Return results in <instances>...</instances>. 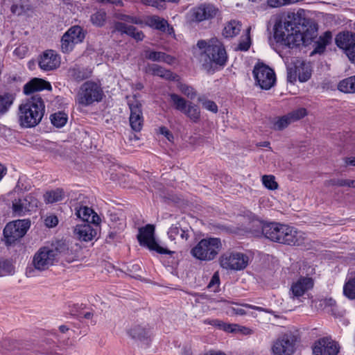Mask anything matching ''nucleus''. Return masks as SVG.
<instances>
[{"instance_id": "obj_61", "label": "nucleus", "mask_w": 355, "mask_h": 355, "mask_svg": "<svg viewBox=\"0 0 355 355\" xmlns=\"http://www.w3.org/2000/svg\"><path fill=\"white\" fill-rule=\"evenodd\" d=\"M322 304L324 306H331L334 307L336 306V301L332 298H326L322 301Z\"/></svg>"}, {"instance_id": "obj_26", "label": "nucleus", "mask_w": 355, "mask_h": 355, "mask_svg": "<svg viewBox=\"0 0 355 355\" xmlns=\"http://www.w3.org/2000/svg\"><path fill=\"white\" fill-rule=\"evenodd\" d=\"M76 216L81 218L83 223L98 224L100 220L99 216L89 207L86 206L76 208Z\"/></svg>"}, {"instance_id": "obj_44", "label": "nucleus", "mask_w": 355, "mask_h": 355, "mask_svg": "<svg viewBox=\"0 0 355 355\" xmlns=\"http://www.w3.org/2000/svg\"><path fill=\"white\" fill-rule=\"evenodd\" d=\"M76 44L77 43L69 38L68 34L64 33L61 38V50L63 53H68L73 50Z\"/></svg>"}, {"instance_id": "obj_24", "label": "nucleus", "mask_w": 355, "mask_h": 355, "mask_svg": "<svg viewBox=\"0 0 355 355\" xmlns=\"http://www.w3.org/2000/svg\"><path fill=\"white\" fill-rule=\"evenodd\" d=\"M74 234L78 239L89 241L96 236V232L89 223H82L77 225L74 229Z\"/></svg>"}, {"instance_id": "obj_27", "label": "nucleus", "mask_w": 355, "mask_h": 355, "mask_svg": "<svg viewBox=\"0 0 355 355\" xmlns=\"http://www.w3.org/2000/svg\"><path fill=\"white\" fill-rule=\"evenodd\" d=\"M92 71L89 68L75 66L68 70L69 78L76 82H80L91 77Z\"/></svg>"}, {"instance_id": "obj_46", "label": "nucleus", "mask_w": 355, "mask_h": 355, "mask_svg": "<svg viewBox=\"0 0 355 355\" xmlns=\"http://www.w3.org/2000/svg\"><path fill=\"white\" fill-rule=\"evenodd\" d=\"M198 101L201 103L202 107L207 110L210 111L213 113L218 112V106L214 101L207 99L203 96L199 97Z\"/></svg>"}, {"instance_id": "obj_34", "label": "nucleus", "mask_w": 355, "mask_h": 355, "mask_svg": "<svg viewBox=\"0 0 355 355\" xmlns=\"http://www.w3.org/2000/svg\"><path fill=\"white\" fill-rule=\"evenodd\" d=\"M107 20V13L103 9L96 10L90 15L91 23L96 27H102Z\"/></svg>"}, {"instance_id": "obj_41", "label": "nucleus", "mask_w": 355, "mask_h": 355, "mask_svg": "<svg viewBox=\"0 0 355 355\" xmlns=\"http://www.w3.org/2000/svg\"><path fill=\"white\" fill-rule=\"evenodd\" d=\"M67 114L62 112H58L51 115V123L57 128L63 127L67 123Z\"/></svg>"}, {"instance_id": "obj_4", "label": "nucleus", "mask_w": 355, "mask_h": 355, "mask_svg": "<svg viewBox=\"0 0 355 355\" xmlns=\"http://www.w3.org/2000/svg\"><path fill=\"white\" fill-rule=\"evenodd\" d=\"M45 112V105L39 95H34L19 105V123L21 127L33 128L42 121Z\"/></svg>"}, {"instance_id": "obj_49", "label": "nucleus", "mask_w": 355, "mask_h": 355, "mask_svg": "<svg viewBox=\"0 0 355 355\" xmlns=\"http://www.w3.org/2000/svg\"><path fill=\"white\" fill-rule=\"evenodd\" d=\"M307 114L306 110L303 107L298 108L288 114L292 122L296 121L304 118Z\"/></svg>"}, {"instance_id": "obj_52", "label": "nucleus", "mask_w": 355, "mask_h": 355, "mask_svg": "<svg viewBox=\"0 0 355 355\" xmlns=\"http://www.w3.org/2000/svg\"><path fill=\"white\" fill-rule=\"evenodd\" d=\"M118 19L127 23L133 24H142L143 21L137 17L120 14L118 15Z\"/></svg>"}, {"instance_id": "obj_21", "label": "nucleus", "mask_w": 355, "mask_h": 355, "mask_svg": "<svg viewBox=\"0 0 355 355\" xmlns=\"http://www.w3.org/2000/svg\"><path fill=\"white\" fill-rule=\"evenodd\" d=\"M114 32H119L121 34H126L137 41H141L144 37V34L142 31H138L135 26L127 25L126 24L121 21H116L114 24Z\"/></svg>"}, {"instance_id": "obj_6", "label": "nucleus", "mask_w": 355, "mask_h": 355, "mask_svg": "<svg viewBox=\"0 0 355 355\" xmlns=\"http://www.w3.org/2000/svg\"><path fill=\"white\" fill-rule=\"evenodd\" d=\"M103 92L100 85L94 81H86L80 87L77 94V102L83 106H88L94 102L102 100Z\"/></svg>"}, {"instance_id": "obj_63", "label": "nucleus", "mask_w": 355, "mask_h": 355, "mask_svg": "<svg viewBox=\"0 0 355 355\" xmlns=\"http://www.w3.org/2000/svg\"><path fill=\"white\" fill-rule=\"evenodd\" d=\"M349 180H338L336 183L337 185L340 187H349Z\"/></svg>"}, {"instance_id": "obj_59", "label": "nucleus", "mask_w": 355, "mask_h": 355, "mask_svg": "<svg viewBox=\"0 0 355 355\" xmlns=\"http://www.w3.org/2000/svg\"><path fill=\"white\" fill-rule=\"evenodd\" d=\"M159 133L164 135L165 137L169 141H171L173 139V134L169 131V130L165 127L162 126L159 129Z\"/></svg>"}, {"instance_id": "obj_16", "label": "nucleus", "mask_w": 355, "mask_h": 355, "mask_svg": "<svg viewBox=\"0 0 355 355\" xmlns=\"http://www.w3.org/2000/svg\"><path fill=\"white\" fill-rule=\"evenodd\" d=\"M312 350L313 355H337L339 345L331 338L324 337L314 343Z\"/></svg>"}, {"instance_id": "obj_55", "label": "nucleus", "mask_w": 355, "mask_h": 355, "mask_svg": "<svg viewBox=\"0 0 355 355\" xmlns=\"http://www.w3.org/2000/svg\"><path fill=\"white\" fill-rule=\"evenodd\" d=\"M232 326H234L232 327V330L231 333H236L239 332L244 335H248L252 333V330L248 327L240 326L236 324H232Z\"/></svg>"}, {"instance_id": "obj_37", "label": "nucleus", "mask_w": 355, "mask_h": 355, "mask_svg": "<svg viewBox=\"0 0 355 355\" xmlns=\"http://www.w3.org/2000/svg\"><path fill=\"white\" fill-rule=\"evenodd\" d=\"M193 122L196 123L200 120V112L198 105L189 102L183 112Z\"/></svg>"}, {"instance_id": "obj_56", "label": "nucleus", "mask_w": 355, "mask_h": 355, "mask_svg": "<svg viewBox=\"0 0 355 355\" xmlns=\"http://www.w3.org/2000/svg\"><path fill=\"white\" fill-rule=\"evenodd\" d=\"M220 284V279L219 275L218 272H215L214 275L212 276L209 284L208 288H213L214 291H216L217 290V288L218 287Z\"/></svg>"}, {"instance_id": "obj_47", "label": "nucleus", "mask_w": 355, "mask_h": 355, "mask_svg": "<svg viewBox=\"0 0 355 355\" xmlns=\"http://www.w3.org/2000/svg\"><path fill=\"white\" fill-rule=\"evenodd\" d=\"M292 121L288 114L279 118L273 124V128L276 130H282L286 128Z\"/></svg>"}, {"instance_id": "obj_28", "label": "nucleus", "mask_w": 355, "mask_h": 355, "mask_svg": "<svg viewBox=\"0 0 355 355\" xmlns=\"http://www.w3.org/2000/svg\"><path fill=\"white\" fill-rule=\"evenodd\" d=\"M148 71L153 76H157L166 80H175L178 77V76L171 71L166 69L156 64L148 65Z\"/></svg>"}, {"instance_id": "obj_9", "label": "nucleus", "mask_w": 355, "mask_h": 355, "mask_svg": "<svg viewBox=\"0 0 355 355\" xmlns=\"http://www.w3.org/2000/svg\"><path fill=\"white\" fill-rule=\"evenodd\" d=\"M155 227L153 225H147L139 230L137 239L139 244L147 247L150 250H153L161 254H172L174 253L166 248L160 246L154 238Z\"/></svg>"}, {"instance_id": "obj_36", "label": "nucleus", "mask_w": 355, "mask_h": 355, "mask_svg": "<svg viewBox=\"0 0 355 355\" xmlns=\"http://www.w3.org/2000/svg\"><path fill=\"white\" fill-rule=\"evenodd\" d=\"M68 34L69 38L76 42L77 44L80 43L85 38V33L83 28L79 26H73L71 27L66 33Z\"/></svg>"}, {"instance_id": "obj_23", "label": "nucleus", "mask_w": 355, "mask_h": 355, "mask_svg": "<svg viewBox=\"0 0 355 355\" xmlns=\"http://www.w3.org/2000/svg\"><path fill=\"white\" fill-rule=\"evenodd\" d=\"M44 89H51V85L50 83L38 78H33L24 86V92L27 95Z\"/></svg>"}, {"instance_id": "obj_45", "label": "nucleus", "mask_w": 355, "mask_h": 355, "mask_svg": "<svg viewBox=\"0 0 355 355\" xmlns=\"http://www.w3.org/2000/svg\"><path fill=\"white\" fill-rule=\"evenodd\" d=\"M251 46V39L250 36V28L248 29L247 33L243 38H241L235 50L241 51H247Z\"/></svg>"}, {"instance_id": "obj_8", "label": "nucleus", "mask_w": 355, "mask_h": 355, "mask_svg": "<svg viewBox=\"0 0 355 355\" xmlns=\"http://www.w3.org/2000/svg\"><path fill=\"white\" fill-rule=\"evenodd\" d=\"M31 226L28 219L17 220L8 223L3 229L5 243L10 245L22 238Z\"/></svg>"}, {"instance_id": "obj_2", "label": "nucleus", "mask_w": 355, "mask_h": 355, "mask_svg": "<svg viewBox=\"0 0 355 355\" xmlns=\"http://www.w3.org/2000/svg\"><path fill=\"white\" fill-rule=\"evenodd\" d=\"M306 19L301 17V14L288 13L283 19L276 22L274 27V37L277 42H281L288 48L297 46L300 35L298 33L304 32Z\"/></svg>"}, {"instance_id": "obj_43", "label": "nucleus", "mask_w": 355, "mask_h": 355, "mask_svg": "<svg viewBox=\"0 0 355 355\" xmlns=\"http://www.w3.org/2000/svg\"><path fill=\"white\" fill-rule=\"evenodd\" d=\"M15 273V267L8 260L0 259V277L12 275Z\"/></svg>"}, {"instance_id": "obj_1", "label": "nucleus", "mask_w": 355, "mask_h": 355, "mask_svg": "<svg viewBox=\"0 0 355 355\" xmlns=\"http://www.w3.org/2000/svg\"><path fill=\"white\" fill-rule=\"evenodd\" d=\"M196 45L200 51L198 58L205 70L214 71L226 65L228 55L220 40L216 37L209 40H200Z\"/></svg>"}, {"instance_id": "obj_64", "label": "nucleus", "mask_w": 355, "mask_h": 355, "mask_svg": "<svg viewBox=\"0 0 355 355\" xmlns=\"http://www.w3.org/2000/svg\"><path fill=\"white\" fill-rule=\"evenodd\" d=\"M345 163L348 165L355 166V157L346 158Z\"/></svg>"}, {"instance_id": "obj_57", "label": "nucleus", "mask_w": 355, "mask_h": 355, "mask_svg": "<svg viewBox=\"0 0 355 355\" xmlns=\"http://www.w3.org/2000/svg\"><path fill=\"white\" fill-rule=\"evenodd\" d=\"M44 223L48 227H54L58 223V218L55 215L49 216L45 218Z\"/></svg>"}, {"instance_id": "obj_39", "label": "nucleus", "mask_w": 355, "mask_h": 355, "mask_svg": "<svg viewBox=\"0 0 355 355\" xmlns=\"http://www.w3.org/2000/svg\"><path fill=\"white\" fill-rule=\"evenodd\" d=\"M64 197V191L62 189H56L46 192L44 195V200L46 203H54L61 201Z\"/></svg>"}, {"instance_id": "obj_32", "label": "nucleus", "mask_w": 355, "mask_h": 355, "mask_svg": "<svg viewBox=\"0 0 355 355\" xmlns=\"http://www.w3.org/2000/svg\"><path fill=\"white\" fill-rule=\"evenodd\" d=\"M15 96L10 93L0 94V116L6 114L15 101Z\"/></svg>"}, {"instance_id": "obj_33", "label": "nucleus", "mask_w": 355, "mask_h": 355, "mask_svg": "<svg viewBox=\"0 0 355 355\" xmlns=\"http://www.w3.org/2000/svg\"><path fill=\"white\" fill-rule=\"evenodd\" d=\"M149 329L146 325L135 324L128 331L130 336L133 338L142 340L148 337Z\"/></svg>"}, {"instance_id": "obj_15", "label": "nucleus", "mask_w": 355, "mask_h": 355, "mask_svg": "<svg viewBox=\"0 0 355 355\" xmlns=\"http://www.w3.org/2000/svg\"><path fill=\"white\" fill-rule=\"evenodd\" d=\"M38 200L31 195L25 198L15 199L12 209L15 216H23L34 211L37 207Z\"/></svg>"}, {"instance_id": "obj_3", "label": "nucleus", "mask_w": 355, "mask_h": 355, "mask_svg": "<svg viewBox=\"0 0 355 355\" xmlns=\"http://www.w3.org/2000/svg\"><path fill=\"white\" fill-rule=\"evenodd\" d=\"M262 233L268 240L288 245H301L304 243L305 234L295 227L271 222L262 225Z\"/></svg>"}, {"instance_id": "obj_30", "label": "nucleus", "mask_w": 355, "mask_h": 355, "mask_svg": "<svg viewBox=\"0 0 355 355\" xmlns=\"http://www.w3.org/2000/svg\"><path fill=\"white\" fill-rule=\"evenodd\" d=\"M146 24L150 28L165 32L166 28L169 26L168 21L157 15L148 16L146 19Z\"/></svg>"}, {"instance_id": "obj_58", "label": "nucleus", "mask_w": 355, "mask_h": 355, "mask_svg": "<svg viewBox=\"0 0 355 355\" xmlns=\"http://www.w3.org/2000/svg\"><path fill=\"white\" fill-rule=\"evenodd\" d=\"M297 76V67L295 69L290 68L288 69V75L287 78L288 80L291 83H293L296 80Z\"/></svg>"}, {"instance_id": "obj_13", "label": "nucleus", "mask_w": 355, "mask_h": 355, "mask_svg": "<svg viewBox=\"0 0 355 355\" xmlns=\"http://www.w3.org/2000/svg\"><path fill=\"white\" fill-rule=\"evenodd\" d=\"M335 40L337 46L343 51L352 63H355V33L349 31L340 33Z\"/></svg>"}, {"instance_id": "obj_7", "label": "nucleus", "mask_w": 355, "mask_h": 355, "mask_svg": "<svg viewBox=\"0 0 355 355\" xmlns=\"http://www.w3.org/2000/svg\"><path fill=\"white\" fill-rule=\"evenodd\" d=\"M62 245H65L64 243ZM65 249V246L62 247L61 245L60 249L58 247L55 249L49 247L40 248L33 259V264L35 269L40 271L48 269L51 266L53 265L55 257L58 255V252H62Z\"/></svg>"}, {"instance_id": "obj_25", "label": "nucleus", "mask_w": 355, "mask_h": 355, "mask_svg": "<svg viewBox=\"0 0 355 355\" xmlns=\"http://www.w3.org/2000/svg\"><path fill=\"white\" fill-rule=\"evenodd\" d=\"M144 56L147 60L153 62H163L168 64H173L175 61V58L164 52L155 51L150 49H146L144 51Z\"/></svg>"}, {"instance_id": "obj_11", "label": "nucleus", "mask_w": 355, "mask_h": 355, "mask_svg": "<svg viewBox=\"0 0 355 355\" xmlns=\"http://www.w3.org/2000/svg\"><path fill=\"white\" fill-rule=\"evenodd\" d=\"M252 73L256 83L262 89H270L275 83V71L263 63H257Z\"/></svg>"}, {"instance_id": "obj_10", "label": "nucleus", "mask_w": 355, "mask_h": 355, "mask_svg": "<svg viewBox=\"0 0 355 355\" xmlns=\"http://www.w3.org/2000/svg\"><path fill=\"white\" fill-rule=\"evenodd\" d=\"M220 266L229 270H241L248 264V257L241 252H226L219 259Z\"/></svg>"}, {"instance_id": "obj_5", "label": "nucleus", "mask_w": 355, "mask_h": 355, "mask_svg": "<svg viewBox=\"0 0 355 355\" xmlns=\"http://www.w3.org/2000/svg\"><path fill=\"white\" fill-rule=\"evenodd\" d=\"M222 248L219 238H207L200 240L191 250V254L200 261L214 260Z\"/></svg>"}, {"instance_id": "obj_53", "label": "nucleus", "mask_w": 355, "mask_h": 355, "mask_svg": "<svg viewBox=\"0 0 355 355\" xmlns=\"http://www.w3.org/2000/svg\"><path fill=\"white\" fill-rule=\"evenodd\" d=\"M141 1L144 5L155 7L158 10L165 9L163 0H141Z\"/></svg>"}, {"instance_id": "obj_40", "label": "nucleus", "mask_w": 355, "mask_h": 355, "mask_svg": "<svg viewBox=\"0 0 355 355\" xmlns=\"http://www.w3.org/2000/svg\"><path fill=\"white\" fill-rule=\"evenodd\" d=\"M343 295L349 300H355V277H349L343 286Z\"/></svg>"}, {"instance_id": "obj_18", "label": "nucleus", "mask_w": 355, "mask_h": 355, "mask_svg": "<svg viewBox=\"0 0 355 355\" xmlns=\"http://www.w3.org/2000/svg\"><path fill=\"white\" fill-rule=\"evenodd\" d=\"M130 115L129 118L131 128L135 132H139L144 125V116L141 104L137 101L129 103Z\"/></svg>"}, {"instance_id": "obj_17", "label": "nucleus", "mask_w": 355, "mask_h": 355, "mask_svg": "<svg viewBox=\"0 0 355 355\" xmlns=\"http://www.w3.org/2000/svg\"><path fill=\"white\" fill-rule=\"evenodd\" d=\"M314 281L311 277H300L293 282L290 288V297L293 300H300L305 293L313 288Z\"/></svg>"}, {"instance_id": "obj_54", "label": "nucleus", "mask_w": 355, "mask_h": 355, "mask_svg": "<svg viewBox=\"0 0 355 355\" xmlns=\"http://www.w3.org/2000/svg\"><path fill=\"white\" fill-rule=\"evenodd\" d=\"M297 71L298 79L301 83H304L311 78V71L307 69H304L303 67L300 69L297 67Z\"/></svg>"}, {"instance_id": "obj_29", "label": "nucleus", "mask_w": 355, "mask_h": 355, "mask_svg": "<svg viewBox=\"0 0 355 355\" xmlns=\"http://www.w3.org/2000/svg\"><path fill=\"white\" fill-rule=\"evenodd\" d=\"M331 33L327 31L323 35L320 36L314 44V49L311 53L310 55L312 56L316 53L321 54L324 53L327 46L331 42Z\"/></svg>"}, {"instance_id": "obj_20", "label": "nucleus", "mask_w": 355, "mask_h": 355, "mask_svg": "<svg viewBox=\"0 0 355 355\" xmlns=\"http://www.w3.org/2000/svg\"><path fill=\"white\" fill-rule=\"evenodd\" d=\"M168 239L176 243L177 240L187 241L189 237V228L184 220L173 224L167 232Z\"/></svg>"}, {"instance_id": "obj_35", "label": "nucleus", "mask_w": 355, "mask_h": 355, "mask_svg": "<svg viewBox=\"0 0 355 355\" xmlns=\"http://www.w3.org/2000/svg\"><path fill=\"white\" fill-rule=\"evenodd\" d=\"M338 89L344 93H355V76L341 80L338 83Z\"/></svg>"}, {"instance_id": "obj_22", "label": "nucleus", "mask_w": 355, "mask_h": 355, "mask_svg": "<svg viewBox=\"0 0 355 355\" xmlns=\"http://www.w3.org/2000/svg\"><path fill=\"white\" fill-rule=\"evenodd\" d=\"M114 32H119L121 34H126L137 41H141L144 37V34L142 31H138L135 26L127 25L126 24L121 21H116L114 24Z\"/></svg>"}, {"instance_id": "obj_42", "label": "nucleus", "mask_w": 355, "mask_h": 355, "mask_svg": "<svg viewBox=\"0 0 355 355\" xmlns=\"http://www.w3.org/2000/svg\"><path fill=\"white\" fill-rule=\"evenodd\" d=\"M171 101H172L174 107L177 110L180 111L181 112H183L184 111L185 108L188 105L187 101L180 96L176 94H169Z\"/></svg>"}, {"instance_id": "obj_14", "label": "nucleus", "mask_w": 355, "mask_h": 355, "mask_svg": "<svg viewBox=\"0 0 355 355\" xmlns=\"http://www.w3.org/2000/svg\"><path fill=\"white\" fill-rule=\"evenodd\" d=\"M275 355H293L295 351V339L291 334L279 337L272 347Z\"/></svg>"}, {"instance_id": "obj_19", "label": "nucleus", "mask_w": 355, "mask_h": 355, "mask_svg": "<svg viewBox=\"0 0 355 355\" xmlns=\"http://www.w3.org/2000/svg\"><path fill=\"white\" fill-rule=\"evenodd\" d=\"M58 55L53 50H47L40 56L39 66L44 71H51L60 66Z\"/></svg>"}, {"instance_id": "obj_51", "label": "nucleus", "mask_w": 355, "mask_h": 355, "mask_svg": "<svg viewBox=\"0 0 355 355\" xmlns=\"http://www.w3.org/2000/svg\"><path fill=\"white\" fill-rule=\"evenodd\" d=\"M243 307L257 310L259 311H262L264 310L263 308H262V307L245 304L242 305L241 306L233 308L232 309L233 313H235L236 315H245L246 311Z\"/></svg>"}, {"instance_id": "obj_62", "label": "nucleus", "mask_w": 355, "mask_h": 355, "mask_svg": "<svg viewBox=\"0 0 355 355\" xmlns=\"http://www.w3.org/2000/svg\"><path fill=\"white\" fill-rule=\"evenodd\" d=\"M117 236V234L114 232H111L109 233L106 238V241L107 243H110L112 241L114 240Z\"/></svg>"}, {"instance_id": "obj_38", "label": "nucleus", "mask_w": 355, "mask_h": 355, "mask_svg": "<svg viewBox=\"0 0 355 355\" xmlns=\"http://www.w3.org/2000/svg\"><path fill=\"white\" fill-rule=\"evenodd\" d=\"M203 323L205 324H209L216 327L220 330H223L225 332L230 333L232 332V324L224 322L223 321L218 319H205L203 320Z\"/></svg>"}, {"instance_id": "obj_31", "label": "nucleus", "mask_w": 355, "mask_h": 355, "mask_svg": "<svg viewBox=\"0 0 355 355\" xmlns=\"http://www.w3.org/2000/svg\"><path fill=\"white\" fill-rule=\"evenodd\" d=\"M241 24L236 20H231L225 26L223 35L226 38H232L237 35L241 31Z\"/></svg>"}, {"instance_id": "obj_60", "label": "nucleus", "mask_w": 355, "mask_h": 355, "mask_svg": "<svg viewBox=\"0 0 355 355\" xmlns=\"http://www.w3.org/2000/svg\"><path fill=\"white\" fill-rule=\"evenodd\" d=\"M128 271L130 273L131 276L137 275V272L141 270V267L139 264H132L128 266Z\"/></svg>"}, {"instance_id": "obj_48", "label": "nucleus", "mask_w": 355, "mask_h": 355, "mask_svg": "<svg viewBox=\"0 0 355 355\" xmlns=\"http://www.w3.org/2000/svg\"><path fill=\"white\" fill-rule=\"evenodd\" d=\"M178 87L182 94L191 99L194 98L196 96L195 89L191 86L180 83Z\"/></svg>"}, {"instance_id": "obj_12", "label": "nucleus", "mask_w": 355, "mask_h": 355, "mask_svg": "<svg viewBox=\"0 0 355 355\" xmlns=\"http://www.w3.org/2000/svg\"><path fill=\"white\" fill-rule=\"evenodd\" d=\"M218 9L212 4H201L191 8L187 13V19L191 22H200L214 18Z\"/></svg>"}, {"instance_id": "obj_50", "label": "nucleus", "mask_w": 355, "mask_h": 355, "mask_svg": "<svg viewBox=\"0 0 355 355\" xmlns=\"http://www.w3.org/2000/svg\"><path fill=\"white\" fill-rule=\"evenodd\" d=\"M263 184L270 190H275L277 189L278 184L275 182V177L273 175H265L262 177Z\"/></svg>"}]
</instances>
